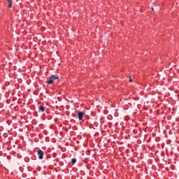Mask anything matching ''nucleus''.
Masks as SVG:
<instances>
[{"label": "nucleus", "mask_w": 179, "mask_h": 179, "mask_svg": "<svg viewBox=\"0 0 179 179\" xmlns=\"http://www.w3.org/2000/svg\"><path fill=\"white\" fill-rule=\"evenodd\" d=\"M152 10H155V8L153 7H152Z\"/></svg>", "instance_id": "6e6552de"}, {"label": "nucleus", "mask_w": 179, "mask_h": 179, "mask_svg": "<svg viewBox=\"0 0 179 179\" xmlns=\"http://www.w3.org/2000/svg\"><path fill=\"white\" fill-rule=\"evenodd\" d=\"M0 135H1V133H0Z\"/></svg>", "instance_id": "1a4fd4ad"}, {"label": "nucleus", "mask_w": 179, "mask_h": 179, "mask_svg": "<svg viewBox=\"0 0 179 179\" xmlns=\"http://www.w3.org/2000/svg\"><path fill=\"white\" fill-rule=\"evenodd\" d=\"M75 163H76V158H73L71 160V164H75Z\"/></svg>", "instance_id": "423d86ee"}, {"label": "nucleus", "mask_w": 179, "mask_h": 179, "mask_svg": "<svg viewBox=\"0 0 179 179\" xmlns=\"http://www.w3.org/2000/svg\"><path fill=\"white\" fill-rule=\"evenodd\" d=\"M38 159H40V160L43 159V157L44 156V152L41 150H38Z\"/></svg>", "instance_id": "7ed1b4c3"}, {"label": "nucleus", "mask_w": 179, "mask_h": 179, "mask_svg": "<svg viewBox=\"0 0 179 179\" xmlns=\"http://www.w3.org/2000/svg\"><path fill=\"white\" fill-rule=\"evenodd\" d=\"M129 82H132V78L129 77Z\"/></svg>", "instance_id": "0eeeda50"}, {"label": "nucleus", "mask_w": 179, "mask_h": 179, "mask_svg": "<svg viewBox=\"0 0 179 179\" xmlns=\"http://www.w3.org/2000/svg\"><path fill=\"white\" fill-rule=\"evenodd\" d=\"M8 8H12V0H8Z\"/></svg>", "instance_id": "39448f33"}, {"label": "nucleus", "mask_w": 179, "mask_h": 179, "mask_svg": "<svg viewBox=\"0 0 179 179\" xmlns=\"http://www.w3.org/2000/svg\"><path fill=\"white\" fill-rule=\"evenodd\" d=\"M78 117L80 121L83 120V115L85 114L84 112L77 111Z\"/></svg>", "instance_id": "f03ea898"}, {"label": "nucleus", "mask_w": 179, "mask_h": 179, "mask_svg": "<svg viewBox=\"0 0 179 179\" xmlns=\"http://www.w3.org/2000/svg\"><path fill=\"white\" fill-rule=\"evenodd\" d=\"M57 79H59V77L56 76H50L49 80L47 81L48 85H51V83H54V80H56Z\"/></svg>", "instance_id": "f257e3e1"}, {"label": "nucleus", "mask_w": 179, "mask_h": 179, "mask_svg": "<svg viewBox=\"0 0 179 179\" xmlns=\"http://www.w3.org/2000/svg\"><path fill=\"white\" fill-rule=\"evenodd\" d=\"M40 111H41V113H44V111H45V107L44 106H41L38 108Z\"/></svg>", "instance_id": "20e7f679"}]
</instances>
